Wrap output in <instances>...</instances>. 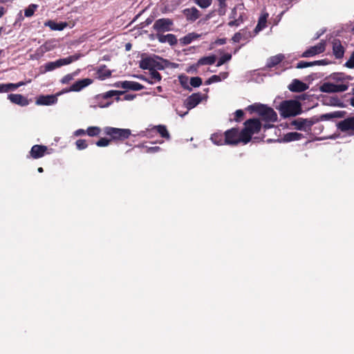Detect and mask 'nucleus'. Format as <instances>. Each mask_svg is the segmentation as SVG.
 <instances>
[{
	"instance_id": "1",
	"label": "nucleus",
	"mask_w": 354,
	"mask_h": 354,
	"mask_svg": "<svg viewBox=\"0 0 354 354\" xmlns=\"http://www.w3.org/2000/svg\"><path fill=\"white\" fill-rule=\"evenodd\" d=\"M351 80V76L342 73H332L320 86V91L328 93L344 92L348 90Z\"/></svg>"
},
{
	"instance_id": "2",
	"label": "nucleus",
	"mask_w": 354,
	"mask_h": 354,
	"mask_svg": "<svg viewBox=\"0 0 354 354\" xmlns=\"http://www.w3.org/2000/svg\"><path fill=\"white\" fill-rule=\"evenodd\" d=\"M248 109L251 112H257L261 116V120L266 122H274L277 120V113L266 105L255 103L250 105Z\"/></svg>"
},
{
	"instance_id": "3",
	"label": "nucleus",
	"mask_w": 354,
	"mask_h": 354,
	"mask_svg": "<svg viewBox=\"0 0 354 354\" xmlns=\"http://www.w3.org/2000/svg\"><path fill=\"white\" fill-rule=\"evenodd\" d=\"M139 65L141 68L149 71L162 70L165 68V60L156 55L149 56L142 58Z\"/></svg>"
},
{
	"instance_id": "4",
	"label": "nucleus",
	"mask_w": 354,
	"mask_h": 354,
	"mask_svg": "<svg viewBox=\"0 0 354 354\" xmlns=\"http://www.w3.org/2000/svg\"><path fill=\"white\" fill-rule=\"evenodd\" d=\"M279 110L283 117L295 116L301 113V106L296 100H286L281 103Z\"/></svg>"
},
{
	"instance_id": "5",
	"label": "nucleus",
	"mask_w": 354,
	"mask_h": 354,
	"mask_svg": "<svg viewBox=\"0 0 354 354\" xmlns=\"http://www.w3.org/2000/svg\"><path fill=\"white\" fill-rule=\"evenodd\" d=\"M261 124L258 119H250L245 122V128L242 130L243 133L244 144L248 143L252 136L259 131Z\"/></svg>"
},
{
	"instance_id": "6",
	"label": "nucleus",
	"mask_w": 354,
	"mask_h": 354,
	"mask_svg": "<svg viewBox=\"0 0 354 354\" xmlns=\"http://www.w3.org/2000/svg\"><path fill=\"white\" fill-rule=\"evenodd\" d=\"M103 130L104 133L109 136L113 140H123L128 138L131 135V131L128 129L106 127Z\"/></svg>"
},
{
	"instance_id": "7",
	"label": "nucleus",
	"mask_w": 354,
	"mask_h": 354,
	"mask_svg": "<svg viewBox=\"0 0 354 354\" xmlns=\"http://www.w3.org/2000/svg\"><path fill=\"white\" fill-rule=\"evenodd\" d=\"M79 55H73L66 58L57 59L55 62H50L46 63L43 67L44 68V73L48 71H52L57 68H59L62 66L68 65L72 62L77 60L80 58Z\"/></svg>"
},
{
	"instance_id": "8",
	"label": "nucleus",
	"mask_w": 354,
	"mask_h": 354,
	"mask_svg": "<svg viewBox=\"0 0 354 354\" xmlns=\"http://www.w3.org/2000/svg\"><path fill=\"white\" fill-rule=\"evenodd\" d=\"M243 133L237 129L232 128L227 130L225 133V144L226 145H236L242 142L244 143Z\"/></svg>"
},
{
	"instance_id": "9",
	"label": "nucleus",
	"mask_w": 354,
	"mask_h": 354,
	"mask_svg": "<svg viewBox=\"0 0 354 354\" xmlns=\"http://www.w3.org/2000/svg\"><path fill=\"white\" fill-rule=\"evenodd\" d=\"M173 21L168 18H162L156 20L153 24V29L159 32H167L171 30L173 26Z\"/></svg>"
},
{
	"instance_id": "10",
	"label": "nucleus",
	"mask_w": 354,
	"mask_h": 354,
	"mask_svg": "<svg viewBox=\"0 0 354 354\" xmlns=\"http://www.w3.org/2000/svg\"><path fill=\"white\" fill-rule=\"evenodd\" d=\"M326 42L324 41H321L319 44L314 46L310 47L308 49L305 50L302 55L301 57H313L316 55L320 54L325 50Z\"/></svg>"
},
{
	"instance_id": "11",
	"label": "nucleus",
	"mask_w": 354,
	"mask_h": 354,
	"mask_svg": "<svg viewBox=\"0 0 354 354\" xmlns=\"http://www.w3.org/2000/svg\"><path fill=\"white\" fill-rule=\"evenodd\" d=\"M207 97V95H202L200 93H193L186 99L185 102V106L188 110H190L196 107L203 98L206 99Z\"/></svg>"
},
{
	"instance_id": "12",
	"label": "nucleus",
	"mask_w": 354,
	"mask_h": 354,
	"mask_svg": "<svg viewBox=\"0 0 354 354\" xmlns=\"http://www.w3.org/2000/svg\"><path fill=\"white\" fill-rule=\"evenodd\" d=\"M337 128L343 132L354 134V117L348 118L338 122Z\"/></svg>"
},
{
	"instance_id": "13",
	"label": "nucleus",
	"mask_w": 354,
	"mask_h": 354,
	"mask_svg": "<svg viewBox=\"0 0 354 354\" xmlns=\"http://www.w3.org/2000/svg\"><path fill=\"white\" fill-rule=\"evenodd\" d=\"M93 83V80L90 78H85L80 80L77 81L73 84L71 85L69 89L66 90V92L69 91H75L78 92L80 91L84 88L88 86V85Z\"/></svg>"
},
{
	"instance_id": "14",
	"label": "nucleus",
	"mask_w": 354,
	"mask_h": 354,
	"mask_svg": "<svg viewBox=\"0 0 354 354\" xmlns=\"http://www.w3.org/2000/svg\"><path fill=\"white\" fill-rule=\"evenodd\" d=\"M30 153L32 158L37 159L43 157L46 153H50V152L48 151L47 147L35 145L31 148Z\"/></svg>"
},
{
	"instance_id": "15",
	"label": "nucleus",
	"mask_w": 354,
	"mask_h": 354,
	"mask_svg": "<svg viewBox=\"0 0 354 354\" xmlns=\"http://www.w3.org/2000/svg\"><path fill=\"white\" fill-rule=\"evenodd\" d=\"M183 15L185 16L187 21H194L201 16L199 10L195 8H186L183 10Z\"/></svg>"
},
{
	"instance_id": "16",
	"label": "nucleus",
	"mask_w": 354,
	"mask_h": 354,
	"mask_svg": "<svg viewBox=\"0 0 354 354\" xmlns=\"http://www.w3.org/2000/svg\"><path fill=\"white\" fill-rule=\"evenodd\" d=\"M57 98L55 95H41L36 100V104L49 106L57 102Z\"/></svg>"
},
{
	"instance_id": "17",
	"label": "nucleus",
	"mask_w": 354,
	"mask_h": 354,
	"mask_svg": "<svg viewBox=\"0 0 354 354\" xmlns=\"http://www.w3.org/2000/svg\"><path fill=\"white\" fill-rule=\"evenodd\" d=\"M156 37L160 43H168L171 46H174L177 44V39L173 34L162 35L157 33Z\"/></svg>"
},
{
	"instance_id": "18",
	"label": "nucleus",
	"mask_w": 354,
	"mask_h": 354,
	"mask_svg": "<svg viewBox=\"0 0 354 354\" xmlns=\"http://www.w3.org/2000/svg\"><path fill=\"white\" fill-rule=\"evenodd\" d=\"M288 88L294 92H301L307 90L308 88V86L300 80H294L288 86Z\"/></svg>"
},
{
	"instance_id": "19",
	"label": "nucleus",
	"mask_w": 354,
	"mask_h": 354,
	"mask_svg": "<svg viewBox=\"0 0 354 354\" xmlns=\"http://www.w3.org/2000/svg\"><path fill=\"white\" fill-rule=\"evenodd\" d=\"M8 98L11 102L19 104L21 106H27L28 104V100L27 98L20 94H10Z\"/></svg>"
},
{
	"instance_id": "20",
	"label": "nucleus",
	"mask_w": 354,
	"mask_h": 354,
	"mask_svg": "<svg viewBox=\"0 0 354 354\" xmlns=\"http://www.w3.org/2000/svg\"><path fill=\"white\" fill-rule=\"evenodd\" d=\"M121 88L127 90L140 91L144 88V86L136 82L124 81L122 82Z\"/></svg>"
},
{
	"instance_id": "21",
	"label": "nucleus",
	"mask_w": 354,
	"mask_h": 354,
	"mask_svg": "<svg viewBox=\"0 0 354 354\" xmlns=\"http://www.w3.org/2000/svg\"><path fill=\"white\" fill-rule=\"evenodd\" d=\"M24 82H19L17 84L8 83V84H0V93H7L10 91H15L21 86L24 85Z\"/></svg>"
},
{
	"instance_id": "22",
	"label": "nucleus",
	"mask_w": 354,
	"mask_h": 354,
	"mask_svg": "<svg viewBox=\"0 0 354 354\" xmlns=\"http://www.w3.org/2000/svg\"><path fill=\"white\" fill-rule=\"evenodd\" d=\"M333 50L336 58H342L344 56V50L339 40H334L333 42Z\"/></svg>"
},
{
	"instance_id": "23",
	"label": "nucleus",
	"mask_w": 354,
	"mask_h": 354,
	"mask_svg": "<svg viewBox=\"0 0 354 354\" xmlns=\"http://www.w3.org/2000/svg\"><path fill=\"white\" fill-rule=\"evenodd\" d=\"M201 37V35L196 33V32H190L182 37L180 41V43L183 45H188L191 44L193 41H195L199 39Z\"/></svg>"
},
{
	"instance_id": "24",
	"label": "nucleus",
	"mask_w": 354,
	"mask_h": 354,
	"mask_svg": "<svg viewBox=\"0 0 354 354\" xmlns=\"http://www.w3.org/2000/svg\"><path fill=\"white\" fill-rule=\"evenodd\" d=\"M283 59L284 55L283 54H278L270 57L267 60L266 66L268 68H272L279 64Z\"/></svg>"
},
{
	"instance_id": "25",
	"label": "nucleus",
	"mask_w": 354,
	"mask_h": 354,
	"mask_svg": "<svg viewBox=\"0 0 354 354\" xmlns=\"http://www.w3.org/2000/svg\"><path fill=\"white\" fill-rule=\"evenodd\" d=\"M310 126V122L306 119L298 118L297 120H293L291 122V125L295 127V128L297 130H305L306 125Z\"/></svg>"
},
{
	"instance_id": "26",
	"label": "nucleus",
	"mask_w": 354,
	"mask_h": 354,
	"mask_svg": "<svg viewBox=\"0 0 354 354\" xmlns=\"http://www.w3.org/2000/svg\"><path fill=\"white\" fill-rule=\"evenodd\" d=\"M44 25L45 26L49 27L53 30H62L67 26V24L65 22L56 23L52 20L46 21Z\"/></svg>"
},
{
	"instance_id": "27",
	"label": "nucleus",
	"mask_w": 354,
	"mask_h": 354,
	"mask_svg": "<svg viewBox=\"0 0 354 354\" xmlns=\"http://www.w3.org/2000/svg\"><path fill=\"white\" fill-rule=\"evenodd\" d=\"M96 75L97 78L104 80L111 75V71L105 66H102L97 69Z\"/></svg>"
},
{
	"instance_id": "28",
	"label": "nucleus",
	"mask_w": 354,
	"mask_h": 354,
	"mask_svg": "<svg viewBox=\"0 0 354 354\" xmlns=\"http://www.w3.org/2000/svg\"><path fill=\"white\" fill-rule=\"evenodd\" d=\"M148 77V83L150 84H154L157 82H159L162 77L160 74L157 71H151L149 72V76Z\"/></svg>"
},
{
	"instance_id": "29",
	"label": "nucleus",
	"mask_w": 354,
	"mask_h": 354,
	"mask_svg": "<svg viewBox=\"0 0 354 354\" xmlns=\"http://www.w3.org/2000/svg\"><path fill=\"white\" fill-rule=\"evenodd\" d=\"M216 57L215 55H210L201 57L197 62V66L202 65H212L216 62Z\"/></svg>"
},
{
	"instance_id": "30",
	"label": "nucleus",
	"mask_w": 354,
	"mask_h": 354,
	"mask_svg": "<svg viewBox=\"0 0 354 354\" xmlns=\"http://www.w3.org/2000/svg\"><path fill=\"white\" fill-rule=\"evenodd\" d=\"M210 140L216 145H222L225 144V138L221 133H215L211 136Z\"/></svg>"
},
{
	"instance_id": "31",
	"label": "nucleus",
	"mask_w": 354,
	"mask_h": 354,
	"mask_svg": "<svg viewBox=\"0 0 354 354\" xmlns=\"http://www.w3.org/2000/svg\"><path fill=\"white\" fill-rule=\"evenodd\" d=\"M268 14L261 16L258 21V24L254 28L255 34H257L259 32L262 30L266 26V20H267Z\"/></svg>"
},
{
	"instance_id": "32",
	"label": "nucleus",
	"mask_w": 354,
	"mask_h": 354,
	"mask_svg": "<svg viewBox=\"0 0 354 354\" xmlns=\"http://www.w3.org/2000/svg\"><path fill=\"white\" fill-rule=\"evenodd\" d=\"M302 134L297 132H290L284 136V140L286 142L299 140L302 138Z\"/></svg>"
},
{
	"instance_id": "33",
	"label": "nucleus",
	"mask_w": 354,
	"mask_h": 354,
	"mask_svg": "<svg viewBox=\"0 0 354 354\" xmlns=\"http://www.w3.org/2000/svg\"><path fill=\"white\" fill-rule=\"evenodd\" d=\"M189 81H190V79L186 75H181L179 76V82H180L181 86L185 89L191 91L192 88L189 86Z\"/></svg>"
},
{
	"instance_id": "34",
	"label": "nucleus",
	"mask_w": 354,
	"mask_h": 354,
	"mask_svg": "<svg viewBox=\"0 0 354 354\" xmlns=\"http://www.w3.org/2000/svg\"><path fill=\"white\" fill-rule=\"evenodd\" d=\"M124 92L122 91H107L106 93H104L102 94H101L99 96H97V98L100 97H102V98L104 99H107V98H109V97H113L115 95H122L123 94Z\"/></svg>"
},
{
	"instance_id": "35",
	"label": "nucleus",
	"mask_w": 354,
	"mask_h": 354,
	"mask_svg": "<svg viewBox=\"0 0 354 354\" xmlns=\"http://www.w3.org/2000/svg\"><path fill=\"white\" fill-rule=\"evenodd\" d=\"M38 8V6L37 4H30L28 6V7L25 9L24 10V15L26 17H32L35 10H37V8Z\"/></svg>"
},
{
	"instance_id": "36",
	"label": "nucleus",
	"mask_w": 354,
	"mask_h": 354,
	"mask_svg": "<svg viewBox=\"0 0 354 354\" xmlns=\"http://www.w3.org/2000/svg\"><path fill=\"white\" fill-rule=\"evenodd\" d=\"M101 132V129L98 127H89L86 129V133L91 137L98 136Z\"/></svg>"
},
{
	"instance_id": "37",
	"label": "nucleus",
	"mask_w": 354,
	"mask_h": 354,
	"mask_svg": "<svg viewBox=\"0 0 354 354\" xmlns=\"http://www.w3.org/2000/svg\"><path fill=\"white\" fill-rule=\"evenodd\" d=\"M155 129L157 130V131L160 134V136L162 138H165L169 139V134L164 125H158L155 127Z\"/></svg>"
},
{
	"instance_id": "38",
	"label": "nucleus",
	"mask_w": 354,
	"mask_h": 354,
	"mask_svg": "<svg viewBox=\"0 0 354 354\" xmlns=\"http://www.w3.org/2000/svg\"><path fill=\"white\" fill-rule=\"evenodd\" d=\"M202 84V79L199 77H194L190 78L189 86L196 88L199 87Z\"/></svg>"
},
{
	"instance_id": "39",
	"label": "nucleus",
	"mask_w": 354,
	"mask_h": 354,
	"mask_svg": "<svg viewBox=\"0 0 354 354\" xmlns=\"http://www.w3.org/2000/svg\"><path fill=\"white\" fill-rule=\"evenodd\" d=\"M227 75L226 73H224L223 74V79H225ZM222 80V78L221 77L220 75H212V77H210L205 82L206 84H211L212 83H214V82H221Z\"/></svg>"
},
{
	"instance_id": "40",
	"label": "nucleus",
	"mask_w": 354,
	"mask_h": 354,
	"mask_svg": "<svg viewBox=\"0 0 354 354\" xmlns=\"http://www.w3.org/2000/svg\"><path fill=\"white\" fill-rule=\"evenodd\" d=\"M194 3L201 8H207L212 4V0H194Z\"/></svg>"
},
{
	"instance_id": "41",
	"label": "nucleus",
	"mask_w": 354,
	"mask_h": 354,
	"mask_svg": "<svg viewBox=\"0 0 354 354\" xmlns=\"http://www.w3.org/2000/svg\"><path fill=\"white\" fill-rule=\"evenodd\" d=\"M53 48V46L51 45L50 41L46 42L44 45L41 46L37 51H39L41 54L50 51Z\"/></svg>"
},
{
	"instance_id": "42",
	"label": "nucleus",
	"mask_w": 354,
	"mask_h": 354,
	"mask_svg": "<svg viewBox=\"0 0 354 354\" xmlns=\"http://www.w3.org/2000/svg\"><path fill=\"white\" fill-rule=\"evenodd\" d=\"M77 74H78V72H75L73 73L67 74L62 78L61 82L62 84H68L71 81H72L74 79L75 76H76Z\"/></svg>"
},
{
	"instance_id": "43",
	"label": "nucleus",
	"mask_w": 354,
	"mask_h": 354,
	"mask_svg": "<svg viewBox=\"0 0 354 354\" xmlns=\"http://www.w3.org/2000/svg\"><path fill=\"white\" fill-rule=\"evenodd\" d=\"M232 58V55L229 53L224 54L223 56L221 57L219 59L216 66H220L225 64L226 62L230 61Z\"/></svg>"
},
{
	"instance_id": "44",
	"label": "nucleus",
	"mask_w": 354,
	"mask_h": 354,
	"mask_svg": "<svg viewBox=\"0 0 354 354\" xmlns=\"http://www.w3.org/2000/svg\"><path fill=\"white\" fill-rule=\"evenodd\" d=\"M219 8L218 10V12L220 15H223L225 13V8H226V0H218Z\"/></svg>"
},
{
	"instance_id": "45",
	"label": "nucleus",
	"mask_w": 354,
	"mask_h": 354,
	"mask_svg": "<svg viewBox=\"0 0 354 354\" xmlns=\"http://www.w3.org/2000/svg\"><path fill=\"white\" fill-rule=\"evenodd\" d=\"M76 147L79 150L84 149L87 147V144L85 140H77L75 142Z\"/></svg>"
},
{
	"instance_id": "46",
	"label": "nucleus",
	"mask_w": 354,
	"mask_h": 354,
	"mask_svg": "<svg viewBox=\"0 0 354 354\" xmlns=\"http://www.w3.org/2000/svg\"><path fill=\"white\" fill-rule=\"evenodd\" d=\"M109 143H110V140L105 138H102L98 141H97L96 145L98 147H102L108 146L109 145Z\"/></svg>"
},
{
	"instance_id": "47",
	"label": "nucleus",
	"mask_w": 354,
	"mask_h": 354,
	"mask_svg": "<svg viewBox=\"0 0 354 354\" xmlns=\"http://www.w3.org/2000/svg\"><path fill=\"white\" fill-rule=\"evenodd\" d=\"M241 32L243 33V40H248L250 38H252L256 34H252L250 31L246 30V29H243V30H240Z\"/></svg>"
},
{
	"instance_id": "48",
	"label": "nucleus",
	"mask_w": 354,
	"mask_h": 354,
	"mask_svg": "<svg viewBox=\"0 0 354 354\" xmlns=\"http://www.w3.org/2000/svg\"><path fill=\"white\" fill-rule=\"evenodd\" d=\"M310 66H313V62H304L301 61L297 63L296 68H304Z\"/></svg>"
},
{
	"instance_id": "49",
	"label": "nucleus",
	"mask_w": 354,
	"mask_h": 354,
	"mask_svg": "<svg viewBox=\"0 0 354 354\" xmlns=\"http://www.w3.org/2000/svg\"><path fill=\"white\" fill-rule=\"evenodd\" d=\"M344 66L348 68H354V51L352 53L350 58L345 63Z\"/></svg>"
},
{
	"instance_id": "50",
	"label": "nucleus",
	"mask_w": 354,
	"mask_h": 354,
	"mask_svg": "<svg viewBox=\"0 0 354 354\" xmlns=\"http://www.w3.org/2000/svg\"><path fill=\"white\" fill-rule=\"evenodd\" d=\"M337 115L335 113H326V114H323L320 116V119L322 120H329L332 118H334L335 117H336Z\"/></svg>"
},
{
	"instance_id": "51",
	"label": "nucleus",
	"mask_w": 354,
	"mask_h": 354,
	"mask_svg": "<svg viewBox=\"0 0 354 354\" xmlns=\"http://www.w3.org/2000/svg\"><path fill=\"white\" fill-rule=\"evenodd\" d=\"M243 33L240 31L239 32H236L232 37V40L234 42H239L241 40H243Z\"/></svg>"
},
{
	"instance_id": "52",
	"label": "nucleus",
	"mask_w": 354,
	"mask_h": 354,
	"mask_svg": "<svg viewBox=\"0 0 354 354\" xmlns=\"http://www.w3.org/2000/svg\"><path fill=\"white\" fill-rule=\"evenodd\" d=\"M241 22H242V19H241V17H239V19H234V20L230 21L228 23V25H229L230 26H239V25L241 24Z\"/></svg>"
},
{
	"instance_id": "53",
	"label": "nucleus",
	"mask_w": 354,
	"mask_h": 354,
	"mask_svg": "<svg viewBox=\"0 0 354 354\" xmlns=\"http://www.w3.org/2000/svg\"><path fill=\"white\" fill-rule=\"evenodd\" d=\"M234 114H235V120L236 121H239L243 116V111L241 109L236 110L235 111Z\"/></svg>"
},
{
	"instance_id": "54",
	"label": "nucleus",
	"mask_w": 354,
	"mask_h": 354,
	"mask_svg": "<svg viewBox=\"0 0 354 354\" xmlns=\"http://www.w3.org/2000/svg\"><path fill=\"white\" fill-rule=\"evenodd\" d=\"M86 133V131L80 129L74 131L73 135L76 137L84 136Z\"/></svg>"
},
{
	"instance_id": "55",
	"label": "nucleus",
	"mask_w": 354,
	"mask_h": 354,
	"mask_svg": "<svg viewBox=\"0 0 354 354\" xmlns=\"http://www.w3.org/2000/svg\"><path fill=\"white\" fill-rule=\"evenodd\" d=\"M198 66H197V64L196 65L191 66L187 69V71L188 73H196Z\"/></svg>"
},
{
	"instance_id": "56",
	"label": "nucleus",
	"mask_w": 354,
	"mask_h": 354,
	"mask_svg": "<svg viewBox=\"0 0 354 354\" xmlns=\"http://www.w3.org/2000/svg\"><path fill=\"white\" fill-rule=\"evenodd\" d=\"M135 97H136V95L127 94V95H125L124 100H127V101H131V100H133L135 98Z\"/></svg>"
},
{
	"instance_id": "57",
	"label": "nucleus",
	"mask_w": 354,
	"mask_h": 354,
	"mask_svg": "<svg viewBox=\"0 0 354 354\" xmlns=\"http://www.w3.org/2000/svg\"><path fill=\"white\" fill-rule=\"evenodd\" d=\"M160 150V147H149L147 149V152L148 153H155L158 151Z\"/></svg>"
},
{
	"instance_id": "58",
	"label": "nucleus",
	"mask_w": 354,
	"mask_h": 354,
	"mask_svg": "<svg viewBox=\"0 0 354 354\" xmlns=\"http://www.w3.org/2000/svg\"><path fill=\"white\" fill-rule=\"evenodd\" d=\"M136 77L138 78L139 80H143L148 83V77L146 75H137Z\"/></svg>"
},
{
	"instance_id": "59",
	"label": "nucleus",
	"mask_w": 354,
	"mask_h": 354,
	"mask_svg": "<svg viewBox=\"0 0 354 354\" xmlns=\"http://www.w3.org/2000/svg\"><path fill=\"white\" fill-rule=\"evenodd\" d=\"M176 111V113H177V114L178 115H180V117H183V116H185V115H187L188 113V111L189 110L187 109V111L183 112V111H179L178 109Z\"/></svg>"
},
{
	"instance_id": "60",
	"label": "nucleus",
	"mask_w": 354,
	"mask_h": 354,
	"mask_svg": "<svg viewBox=\"0 0 354 354\" xmlns=\"http://www.w3.org/2000/svg\"><path fill=\"white\" fill-rule=\"evenodd\" d=\"M313 66L322 65L324 64V60H318V61L313 62Z\"/></svg>"
},
{
	"instance_id": "61",
	"label": "nucleus",
	"mask_w": 354,
	"mask_h": 354,
	"mask_svg": "<svg viewBox=\"0 0 354 354\" xmlns=\"http://www.w3.org/2000/svg\"><path fill=\"white\" fill-rule=\"evenodd\" d=\"M6 10L3 7L0 6V18L3 17V15L5 14Z\"/></svg>"
},
{
	"instance_id": "62",
	"label": "nucleus",
	"mask_w": 354,
	"mask_h": 354,
	"mask_svg": "<svg viewBox=\"0 0 354 354\" xmlns=\"http://www.w3.org/2000/svg\"><path fill=\"white\" fill-rule=\"evenodd\" d=\"M122 84V82H118L113 84V86L116 88H121V85Z\"/></svg>"
},
{
	"instance_id": "63",
	"label": "nucleus",
	"mask_w": 354,
	"mask_h": 354,
	"mask_svg": "<svg viewBox=\"0 0 354 354\" xmlns=\"http://www.w3.org/2000/svg\"><path fill=\"white\" fill-rule=\"evenodd\" d=\"M111 104V102H108L104 105H100V107H101V108L108 107Z\"/></svg>"
},
{
	"instance_id": "64",
	"label": "nucleus",
	"mask_w": 354,
	"mask_h": 354,
	"mask_svg": "<svg viewBox=\"0 0 354 354\" xmlns=\"http://www.w3.org/2000/svg\"><path fill=\"white\" fill-rule=\"evenodd\" d=\"M225 39H219L218 41V43L220 44H225Z\"/></svg>"
}]
</instances>
